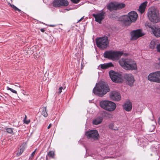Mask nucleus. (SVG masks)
<instances>
[{
    "mask_svg": "<svg viewBox=\"0 0 160 160\" xmlns=\"http://www.w3.org/2000/svg\"><path fill=\"white\" fill-rule=\"evenodd\" d=\"M83 17H82L80 19H79V21H78V22H80V21H81L83 19Z\"/></svg>",
    "mask_w": 160,
    "mask_h": 160,
    "instance_id": "ea45409f",
    "label": "nucleus"
},
{
    "mask_svg": "<svg viewBox=\"0 0 160 160\" xmlns=\"http://www.w3.org/2000/svg\"><path fill=\"white\" fill-rule=\"evenodd\" d=\"M113 66V65L111 62L104 63V64H100V66L101 68L102 69H106Z\"/></svg>",
    "mask_w": 160,
    "mask_h": 160,
    "instance_id": "4be33fe9",
    "label": "nucleus"
},
{
    "mask_svg": "<svg viewBox=\"0 0 160 160\" xmlns=\"http://www.w3.org/2000/svg\"><path fill=\"white\" fill-rule=\"evenodd\" d=\"M27 117L26 115H25V118L23 120H27Z\"/></svg>",
    "mask_w": 160,
    "mask_h": 160,
    "instance_id": "a19ab883",
    "label": "nucleus"
},
{
    "mask_svg": "<svg viewBox=\"0 0 160 160\" xmlns=\"http://www.w3.org/2000/svg\"><path fill=\"white\" fill-rule=\"evenodd\" d=\"M122 53L120 52L106 51L104 52L103 56L106 58L114 60L119 59Z\"/></svg>",
    "mask_w": 160,
    "mask_h": 160,
    "instance_id": "39448f33",
    "label": "nucleus"
},
{
    "mask_svg": "<svg viewBox=\"0 0 160 160\" xmlns=\"http://www.w3.org/2000/svg\"><path fill=\"white\" fill-rule=\"evenodd\" d=\"M121 21L127 25H129L131 23L128 15H124L121 18Z\"/></svg>",
    "mask_w": 160,
    "mask_h": 160,
    "instance_id": "a211bd4d",
    "label": "nucleus"
},
{
    "mask_svg": "<svg viewBox=\"0 0 160 160\" xmlns=\"http://www.w3.org/2000/svg\"><path fill=\"white\" fill-rule=\"evenodd\" d=\"M157 51L160 52V44L157 46Z\"/></svg>",
    "mask_w": 160,
    "mask_h": 160,
    "instance_id": "2f4dec72",
    "label": "nucleus"
},
{
    "mask_svg": "<svg viewBox=\"0 0 160 160\" xmlns=\"http://www.w3.org/2000/svg\"><path fill=\"white\" fill-rule=\"evenodd\" d=\"M152 31L155 36L157 37H160V28L154 27L153 28Z\"/></svg>",
    "mask_w": 160,
    "mask_h": 160,
    "instance_id": "aec40b11",
    "label": "nucleus"
},
{
    "mask_svg": "<svg viewBox=\"0 0 160 160\" xmlns=\"http://www.w3.org/2000/svg\"><path fill=\"white\" fill-rule=\"evenodd\" d=\"M63 89V88L62 87H59V92L58 93L59 94L60 93L62 92V89Z\"/></svg>",
    "mask_w": 160,
    "mask_h": 160,
    "instance_id": "72a5a7b5",
    "label": "nucleus"
},
{
    "mask_svg": "<svg viewBox=\"0 0 160 160\" xmlns=\"http://www.w3.org/2000/svg\"><path fill=\"white\" fill-rule=\"evenodd\" d=\"M87 138L90 139L97 140L98 139L99 134L98 131L96 130H89L85 133Z\"/></svg>",
    "mask_w": 160,
    "mask_h": 160,
    "instance_id": "9d476101",
    "label": "nucleus"
},
{
    "mask_svg": "<svg viewBox=\"0 0 160 160\" xmlns=\"http://www.w3.org/2000/svg\"><path fill=\"white\" fill-rule=\"evenodd\" d=\"M110 97L112 100L116 101H119L121 98L120 93L116 91H112L110 93Z\"/></svg>",
    "mask_w": 160,
    "mask_h": 160,
    "instance_id": "ddd939ff",
    "label": "nucleus"
},
{
    "mask_svg": "<svg viewBox=\"0 0 160 160\" xmlns=\"http://www.w3.org/2000/svg\"><path fill=\"white\" fill-rule=\"evenodd\" d=\"M147 3V2H145L140 5L138 10L141 14H142L144 12Z\"/></svg>",
    "mask_w": 160,
    "mask_h": 160,
    "instance_id": "6ab92c4d",
    "label": "nucleus"
},
{
    "mask_svg": "<svg viewBox=\"0 0 160 160\" xmlns=\"http://www.w3.org/2000/svg\"><path fill=\"white\" fill-rule=\"evenodd\" d=\"M17 10L18 11V12H20L21 11V10L20 9H18V8H17L15 11H17Z\"/></svg>",
    "mask_w": 160,
    "mask_h": 160,
    "instance_id": "58836bf2",
    "label": "nucleus"
},
{
    "mask_svg": "<svg viewBox=\"0 0 160 160\" xmlns=\"http://www.w3.org/2000/svg\"><path fill=\"white\" fill-rule=\"evenodd\" d=\"M19 88H21V87L20 86H18Z\"/></svg>",
    "mask_w": 160,
    "mask_h": 160,
    "instance_id": "49530a36",
    "label": "nucleus"
},
{
    "mask_svg": "<svg viewBox=\"0 0 160 160\" xmlns=\"http://www.w3.org/2000/svg\"><path fill=\"white\" fill-rule=\"evenodd\" d=\"M156 46V43L154 41L152 40L150 42V47L151 49H153L155 48Z\"/></svg>",
    "mask_w": 160,
    "mask_h": 160,
    "instance_id": "393cba45",
    "label": "nucleus"
},
{
    "mask_svg": "<svg viewBox=\"0 0 160 160\" xmlns=\"http://www.w3.org/2000/svg\"><path fill=\"white\" fill-rule=\"evenodd\" d=\"M124 78L127 82L128 84L130 86H132L134 81L133 76L130 73H125L124 75Z\"/></svg>",
    "mask_w": 160,
    "mask_h": 160,
    "instance_id": "f8f14e48",
    "label": "nucleus"
},
{
    "mask_svg": "<svg viewBox=\"0 0 160 160\" xmlns=\"http://www.w3.org/2000/svg\"><path fill=\"white\" fill-rule=\"evenodd\" d=\"M24 123L27 124H28L30 122V120H23Z\"/></svg>",
    "mask_w": 160,
    "mask_h": 160,
    "instance_id": "7c9ffc66",
    "label": "nucleus"
},
{
    "mask_svg": "<svg viewBox=\"0 0 160 160\" xmlns=\"http://www.w3.org/2000/svg\"><path fill=\"white\" fill-rule=\"evenodd\" d=\"M128 15L131 22L135 21L138 16L137 13L134 11L130 12L128 13Z\"/></svg>",
    "mask_w": 160,
    "mask_h": 160,
    "instance_id": "dca6fc26",
    "label": "nucleus"
},
{
    "mask_svg": "<svg viewBox=\"0 0 160 160\" xmlns=\"http://www.w3.org/2000/svg\"><path fill=\"white\" fill-rule=\"evenodd\" d=\"M147 14L149 19L153 23H156L160 21V16L158 11L154 7L150 8L148 10Z\"/></svg>",
    "mask_w": 160,
    "mask_h": 160,
    "instance_id": "7ed1b4c3",
    "label": "nucleus"
},
{
    "mask_svg": "<svg viewBox=\"0 0 160 160\" xmlns=\"http://www.w3.org/2000/svg\"><path fill=\"white\" fill-rule=\"evenodd\" d=\"M131 39L135 40L144 35L141 29H138L132 31L131 32Z\"/></svg>",
    "mask_w": 160,
    "mask_h": 160,
    "instance_id": "9b49d317",
    "label": "nucleus"
},
{
    "mask_svg": "<svg viewBox=\"0 0 160 160\" xmlns=\"http://www.w3.org/2000/svg\"><path fill=\"white\" fill-rule=\"evenodd\" d=\"M105 13L103 12L97 14H93L92 16L95 18V21L98 22L99 23H101V21L104 18Z\"/></svg>",
    "mask_w": 160,
    "mask_h": 160,
    "instance_id": "2eb2a0df",
    "label": "nucleus"
},
{
    "mask_svg": "<svg viewBox=\"0 0 160 160\" xmlns=\"http://www.w3.org/2000/svg\"><path fill=\"white\" fill-rule=\"evenodd\" d=\"M47 156H46V159H47Z\"/></svg>",
    "mask_w": 160,
    "mask_h": 160,
    "instance_id": "de8ad7c7",
    "label": "nucleus"
},
{
    "mask_svg": "<svg viewBox=\"0 0 160 160\" xmlns=\"http://www.w3.org/2000/svg\"><path fill=\"white\" fill-rule=\"evenodd\" d=\"M132 108V103L129 101H127L123 106L124 109L127 112L131 111Z\"/></svg>",
    "mask_w": 160,
    "mask_h": 160,
    "instance_id": "f3484780",
    "label": "nucleus"
},
{
    "mask_svg": "<svg viewBox=\"0 0 160 160\" xmlns=\"http://www.w3.org/2000/svg\"><path fill=\"white\" fill-rule=\"evenodd\" d=\"M148 79L151 81L160 83V72L158 71L150 73L148 76Z\"/></svg>",
    "mask_w": 160,
    "mask_h": 160,
    "instance_id": "6e6552de",
    "label": "nucleus"
},
{
    "mask_svg": "<svg viewBox=\"0 0 160 160\" xmlns=\"http://www.w3.org/2000/svg\"><path fill=\"white\" fill-rule=\"evenodd\" d=\"M48 155L49 157H50L52 158H53L54 156V153L53 151H50L49 152Z\"/></svg>",
    "mask_w": 160,
    "mask_h": 160,
    "instance_id": "bb28decb",
    "label": "nucleus"
},
{
    "mask_svg": "<svg viewBox=\"0 0 160 160\" xmlns=\"http://www.w3.org/2000/svg\"><path fill=\"white\" fill-rule=\"evenodd\" d=\"M36 149L32 152V153L31 154V156H30V158H31V157H33L34 155H35V152H36Z\"/></svg>",
    "mask_w": 160,
    "mask_h": 160,
    "instance_id": "473e14b6",
    "label": "nucleus"
},
{
    "mask_svg": "<svg viewBox=\"0 0 160 160\" xmlns=\"http://www.w3.org/2000/svg\"><path fill=\"white\" fill-rule=\"evenodd\" d=\"M50 27H53L55 26V25H49Z\"/></svg>",
    "mask_w": 160,
    "mask_h": 160,
    "instance_id": "79ce46f5",
    "label": "nucleus"
},
{
    "mask_svg": "<svg viewBox=\"0 0 160 160\" xmlns=\"http://www.w3.org/2000/svg\"><path fill=\"white\" fill-rule=\"evenodd\" d=\"M11 6L15 10H16V9L17 8V7H16L14 5H11Z\"/></svg>",
    "mask_w": 160,
    "mask_h": 160,
    "instance_id": "c9c22d12",
    "label": "nucleus"
},
{
    "mask_svg": "<svg viewBox=\"0 0 160 160\" xmlns=\"http://www.w3.org/2000/svg\"><path fill=\"white\" fill-rule=\"evenodd\" d=\"M42 114L44 117H46L48 116V113L46 111V107H44L42 108Z\"/></svg>",
    "mask_w": 160,
    "mask_h": 160,
    "instance_id": "b1692460",
    "label": "nucleus"
},
{
    "mask_svg": "<svg viewBox=\"0 0 160 160\" xmlns=\"http://www.w3.org/2000/svg\"><path fill=\"white\" fill-rule=\"evenodd\" d=\"M158 122L159 124H160V117L159 118V121H158Z\"/></svg>",
    "mask_w": 160,
    "mask_h": 160,
    "instance_id": "37998d69",
    "label": "nucleus"
},
{
    "mask_svg": "<svg viewBox=\"0 0 160 160\" xmlns=\"http://www.w3.org/2000/svg\"><path fill=\"white\" fill-rule=\"evenodd\" d=\"M96 41L97 47L102 49L106 48L109 43L108 38L106 36L96 39Z\"/></svg>",
    "mask_w": 160,
    "mask_h": 160,
    "instance_id": "423d86ee",
    "label": "nucleus"
},
{
    "mask_svg": "<svg viewBox=\"0 0 160 160\" xmlns=\"http://www.w3.org/2000/svg\"><path fill=\"white\" fill-rule=\"evenodd\" d=\"M72 2L75 3H78L80 1V0H71Z\"/></svg>",
    "mask_w": 160,
    "mask_h": 160,
    "instance_id": "c756f323",
    "label": "nucleus"
},
{
    "mask_svg": "<svg viewBox=\"0 0 160 160\" xmlns=\"http://www.w3.org/2000/svg\"><path fill=\"white\" fill-rule=\"evenodd\" d=\"M147 25L149 28H151L152 30L153 28L151 26V24L150 23H148L147 24Z\"/></svg>",
    "mask_w": 160,
    "mask_h": 160,
    "instance_id": "f704fd0d",
    "label": "nucleus"
},
{
    "mask_svg": "<svg viewBox=\"0 0 160 160\" xmlns=\"http://www.w3.org/2000/svg\"><path fill=\"white\" fill-rule=\"evenodd\" d=\"M110 89L108 85L105 83H101L93 90V93L98 96L102 97L109 92Z\"/></svg>",
    "mask_w": 160,
    "mask_h": 160,
    "instance_id": "f03ea898",
    "label": "nucleus"
},
{
    "mask_svg": "<svg viewBox=\"0 0 160 160\" xmlns=\"http://www.w3.org/2000/svg\"><path fill=\"white\" fill-rule=\"evenodd\" d=\"M125 6L124 4L117 2H111L107 6V8L110 11L121 9Z\"/></svg>",
    "mask_w": 160,
    "mask_h": 160,
    "instance_id": "1a4fd4ad",
    "label": "nucleus"
},
{
    "mask_svg": "<svg viewBox=\"0 0 160 160\" xmlns=\"http://www.w3.org/2000/svg\"><path fill=\"white\" fill-rule=\"evenodd\" d=\"M6 130L7 132L9 133L12 134L13 133V129L12 128H7Z\"/></svg>",
    "mask_w": 160,
    "mask_h": 160,
    "instance_id": "a878e982",
    "label": "nucleus"
},
{
    "mask_svg": "<svg viewBox=\"0 0 160 160\" xmlns=\"http://www.w3.org/2000/svg\"><path fill=\"white\" fill-rule=\"evenodd\" d=\"M152 127L153 128H155V126H152Z\"/></svg>",
    "mask_w": 160,
    "mask_h": 160,
    "instance_id": "a18cd8bd",
    "label": "nucleus"
},
{
    "mask_svg": "<svg viewBox=\"0 0 160 160\" xmlns=\"http://www.w3.org/2000/svg\"><path fill=\"white\" fill-rule=\"evenodd\" d=\"M102 120V118L101 117H98L94 119L92 123L93 124L98 125L100 124Z\"/></svg>",
    "mask_w": 160,
    "mask_h": 160,
    "instance_id": "412c9836",
    "label": "nucleus"
},
{
    "mask_svg": "<svg viewBox=\"0 0 160 160\" xmlns=\"http://www.w3.org/2000/svg\"><path fill=\"white\" fill-rule=\"evenodd\" d=\"M24 146L25 145L23 144L20 147V149L18 150V152L17 153V156H19L23 152L25 148Z\"/></svg>",
    "mask_w": 160,
    "mask_h": 160,
    "instance_id": "5701e85b",
    "label": "nucleus"
},
{
    "mask_svg": "<svg viewBox=\"0 0 160 160\" xmlns=\"http://www.w3.org/2000/svg\"><path fill=\"white\" fill-rule=\"evenodd\" d=\"M119 63L120 65L126 70H134L137 69L136 63L132 59L122 58L119 60Z\"/></svg>",
    "mask_w": 160,
    "mask_h": 160,
    "instance_id": "f257e3e1",
    "label": "nucleus"
},
{
    "mask_svg": "<svg viewBox=\"0 0 160 160\" xmlns=\"http://www.w3.org/2000/svg\"><path fill=\"white\" fill-rule=\"evenodd\" d=\"M113 127V125L112 124H111L109 125V127L110 129L112 130H116V129L115 128H114Z\"/></svg>",
    "mask_w": 160,
    "mask_h": 160,
    "instance_id": "c85d7f7f",
    "label": "nucleus"
},
{
    "mask_svg": "<svg viewBox=\"0 0 160 160\" xmlns=\"http://www.w3.org/2000/svg\"><path fill=\"white\" fill-rule=\"evenodd\" d=\"M7 89L8 90H9L12 93H14L15 94H17V92L16 90H13L11 88H10L8 87H7Z\"/></svg>",
    "mask_w": 160,
    "mask_h": 160,
    "instance_id": "cd10ccee",
    "label": "nucleus"
},
{
    "mask_svg": "<svg viewBox=\"0 0 160 160\" xmlns=\"http://www.w3.org/2000/svg\"><path fill=\"white\" fill-rule=\"evenodd\" d=\"M40 31L41 32H44L45 31V30L43 28H42L40 29Z\"/></svg>",
    "mask_w": 160,
    "mask_h": 160,
    "instance_id": "4c0bfd02",
    "label": "nucleus"
},
{
    "mask_svg": "<svg viewBox=\"0 0 160 160\" xmlns=\"http://www.w3.org/2000/svg\"><path fill=\"white\" fill-rule=\"evenodd\" d=\"M15 85V86H18H18H17V85Z\"/></svg>",
    "mask_w": 160,
    "mask_h": 160,
    "instance_id": "09e8293b",
    "label": "nucleus"
},
{
    "mask_svg": "<svg viewBox=\"0 0 160 160\" xmlns=\"http://www.w3.org/2000/svg\"><path fill=\"white\" fill-rule=\"evenodd\" d=\"M109 74L112 81L118 83L122 82L123 81L122 75L118 73L111 70L109 71Z\"/></svg>",
    "mask_w": 160,
    "mask_h": 160,
    "instance_id": "0eeeda50",
    "label": "nucleus"
},
{
    "mask_svg": "<svg viewBox=\"0 0 160 160\" xmlns=\"http://www.w3.org/2000/svg\"><path fill=\"white\" fill-rule=\"evenodd\" d=\"M100 106L109 111H113L116 108V105L113 102L108 100H102L100 102Z\"/></svg>",
    "mask_w": 160,
    "mask_h": 160,
    "instance_id": "20e7f679",
    "label": "nucleus"
},
{
    "mask_svg": "<svg viewBox=\"0 0 160 160\" xmlns=\"http://www.w3.org/2000/svg\"><path fill=\"white\" fill-rule=\"evenodd\" d=\"M51 126H52V124L51 123L49 125V126L48 127V128L49 129L51 128Z\"/></svg>",
    "mask_w": 160,
    "mask_h": 160,
    "instance_id": "e433bc0d",
    "label": "nucleus"
},
{
    "mask_svg": "<svg viewBox=\"0 0 160 160\" xmlns=\"http://www.w3.org/2000/svg\"><path fill=\"white\" fill-rule=\"evenodd\" d=\"M68 4V2L65 0H56L54 1L53 2V6L55 7L67 6Z\"/></svg>",
    "mask_w": 160,
    "mask_h": 160,
    "instance_id": "4468645a",
    "label": "nucleus"
},
{
    "mask_svg": "<svg viewBox=\"0 0 160 160\" xmlns=\"http://www.w3.org/2000/svg\"><path fill=\"white\" fill-rule=\"evenodd\" d=\"M159 64L160 65V58H159Z\"/></svg>",
    "mask_w": 160,
    "mask_h": 160,
    "instance_id": "c03bdc74",
    "label": "nucleus"
}]
</instances>
